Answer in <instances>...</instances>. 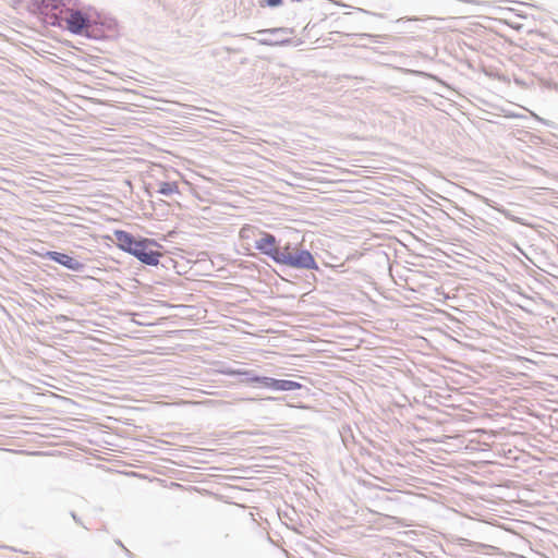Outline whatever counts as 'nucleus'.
I'll return each instance as SVG.
<instances>
[{
	"label": "nucleus",
	"mask_w": 558,
	"mask_h": 558,
	"mask_svg": "<svg viewBox=\"0 0 558 558\" xmlns=\"http://www.w3.org/2000/svg\"><path fill=\"white\" fill-rule=\"evenodd\" d=\"M259 43L262 45H266V46H272V45H279V44H282L283 41H280V40H268V39H260Z\"/></svg>",
	"instance_id": "obj_11"
},
{
	"label": "nucleus",
	"mask_w": 558,
	"mask_h": 558,
	"mask_svg": "<svg viewBox=\"0 0 558 558\" xmlns=\"http://www.w3.org/2000/svg\"><path fill=\"white\" fill-rule=\"evenodd\" d=\"M114 236L120 250L135 256L143 264L157 266L162 253L161 245L153 239L141 238L136 240L131 233L124 230H116Z\"/></svg>",
	"instance_id": "obj_2"
},
{
	"label": "nucleus",
	"mask_w": 558,
	"mask_h": 558,
	"mask_svg": "<svg viewBox=\"0 0 558 558\" xmlns=\"http://www.w3.org/2000/svg\"><path fill=\"white\" fill-rule=\"evenodd\" d=\"M279 254L288 256L293 260V264L290 263H279L280 265H286L292 268H304V269H317V263L314 256L306 250H296L292 247L289 243L286 244L282 248H279Z\"/></svg>",
	"instance_id": "obj_3"
},
{
	"label": "nucleus",
	"mask_w": 558,
	"mask_h": 558,
	"mask_svg": "<svg viewBox=\"0 0 558 558\" xmlns=\"http://www.w3.org/2000/svg\"><path fill=\"white\" fill-rule=\"evenodd\" d=\"M282 2H283V0H262V1L259 2V5H260L262 8H264V7H271V8H275V7H279V5H281V4H282Z\"/></svg>",
	"instance_id": "obj_10"
},
{
	"label": "nucleus",
	"mask_w": 558,
	"mask_h": 558,
	"mask_svg": "<svg viewBox=\"0 0 558 558\" xmlns=\"http://www.w3.org/2000/svg\"><path fill=\"white\" fill-rule=\"evenodd\" d=\"M51 7L57 11L56 21L52 24L63 26L71 34L89 37V29L94 25L102 24L100 14L92 8L78 10L61 3H53Z\"/></svg>",
	"instance_id": "obj_1"
},
{
	"label": "nucleus",
	"mask_w": 558,
	"mask_h": 558,
	"mask_svg": "<svg viewBox=\"0 0 558 558\" xmlns=\"http://www.w3.org/2000/svg\"><path fill=\"white\" fill-rule=\"evenodd\" d=\"M255 248L262 254L269 256L275 263L293 264L290 257L279 254L278 242L275 235L263 231L259 239L255 241Z\"/></svg>",
	"instance_id": "obj_4"
},
{
	"label": "nucleus",
	"mask_w": 558,
	"mask_h": 558,
	"mask_svg": "<svg viewBox=\"0 0 558 558\" xmlns=\"http://www.w3.org/2000/svg\"><path fill=\"white\" fill-rule=\"evenodd\" d=\"M279 32H284V29L283 28H272V29L258 31L259 34H265V33L275 34V33H279Z\"/></svg>",
	"instance_id": "obj_12"
},
{
	"label": "nucleus",
	"mask_w": 558,
	"mask_h": 558,
	"mask_svg": "<svg viewBox=\"0 0 558 558\" xmlns=\"http://www.w3.org/2000/svg\"><path fill=\"white\" fill-rule=\"evenodd\" d=\"M45 256L71 270H80L83 267L78 260L63 253L49 251L45 254Z\"/></svg>",
	"instance_id": "obj_5"
},
{
	"label": "nucleus",
	"mask_w": 558,
	"mask_h": 558,
	"mask_svg": "<svg viewBox=\"0 0 558 558\" xmlns=\"http://www.w3.org/2000/svg\"><path fill=\"white\" fill-rule=\"evenodd\" d=\"M390 519H391V520H393V521H395L397 524H399V525H403V526H408V525H409V524H404V523L402 522V520H401V519H399V518L391 517Z\"/></svg>",
	"instance_id": "obj_14"
},
{
	"label": "nucleus",
	"mask_w": 558,
	"mask_h": 558,
	"mask_svg": "<svg viewBox=\"0 0 558 558\" xmlns=\"http://www.w3.org/2000/svg\"><path fill=\"white\" fill-rule=\"evenodd\" d=\"M250 381L251 383H259V384H263L265 387L272 389L271 383L275 381V378L254 376V377L250 378Z\"/></svg>",
	"instance_id": "obj_9"
},
{
	"label": "nucleus",
	"mask_w": 558,
	"mask_h": 558,
	"mask_svg": "<svg viewBox=\"0 0 558 558\" xmlns=\"http://www.w3.org/2000/svg\"><path fill=\"white\" fill-rule=\"evenodd\" d=\"M271 385L274 390L279 391L298 390L302 388V385L300 383L287 379H275V381L271 383Z\"/></svg>",
	"instance_id": "obj_7"
},
{
	"label": "nucleus",
	"mask_w": 558,
	"mask_h": 558,
	"mask_svg": "<svg viewBox=\"0 0 558 558\" xmlns=\"http://www.w3.org/2000/svg\"><path fill=\"white\" fill-rule=\"evenodd\" d=\"M230 374H232V375H247L248 372L247 371L236 369V371L230 372Z\"/></svg>",
	"instance_id": "obj_13"
},
{
	"label": "nucleus",
	"mask_w": 558,
	"mask_h": 558,
	"mask_svg": "<svg viewBox=\"0 0 558 558\" xmlns=\"http://www.w3.org/2000/svg\"><path fill=\"white\" fill-rule=\"evenodd\" d=\"M263 231L258 230L256 227L251 225H245L241 228L239 236L241 241H243L247 245V250L250 248L251 241H256L259 239V233Z\"/></svg>",
	"instance_id": "obj_6"
},
{
	"label": "nucleus",
	"mask_w": 558,
	"mask_h": 558,
	"mask_svg": "<svg viewBox=\"0 0 558 558\" xmlns=\"http://www.w3.org/2000/svg\"><path fill=\"white\" fill-rule=\"evenodd\" d=\"M158 192L162 195H172L179 193V185L177 182H162L159 185Z\"/></svg>",
	"instance_id": "obj_8"
}]
</instances>
